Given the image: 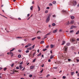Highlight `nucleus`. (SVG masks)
Wrapping results in <instances>:
<instances>
[{
	"label": "nucleus",
	"mask_w": 79,
	"mask_h": 79,
	"mask_svg": "<svg viewBox=\"0 0 79 79\" xmlns=\"http://www.w3.org/2000/svg\"><path fill=\"white\" fill-rule=\"evenodd\" d=\"M55 25H56V24H55V23H53L52 24V26H55Z\"/></svg>",
	"instance_id": "obj_29"
},
{
	"label": "nucleus",
	"mask_w": 79,
	"mask_h": 79,
	"mask_svg": "<svg viewBox=\"0 0 79 79\" xmlns=\"http://www.w3.org/2000/svg\"><path fill=\"white\" fill-rule=\"evenodd\" d=\"M70 45V43H68L67 44V46H69V45Z\"/></svg>",
	"instance_id": "obj_32"
},
{
	"label": "nucleus",
	"mask_w": 79,
	"mask_h": 79,
	"mask_svg": "<svg viewBox=\"0 0 79 79\" xmlns=\"http://www.w3.org/2000/svg\"><path fill=\"white\" fill-rule=\"evenodd\" d=\"M29 15H30V14H28L27 15V17H29Z\"/></svg>",
	"instance_id": "obj_56"
},
{
	"label": "nucleus",
	"mask_w": 79,
	"mask_h": 79,
	"mask_svg": "<svg viewBox=\"0 0 79 79\" xmlns=\"http://www.w3.org/2000/svg\"><path fill=\"white\" fill-rule=\"evenodd\" d=\"M44 41H41L40 42V44H44Z\"/></svg>",
	"instance_id": "obj_15"
},
{
	"label": "nucleus",
	"mask_w": 79,
	"mask_h": 79,
	"mask_svg": "<svg viewBox=\"0 0 79 79\" xmlns=\"http://www.w3.org/2000/svg\"><path fill=\"white\" fill-rule=\"evenodd\" d=\"M15 48H13L12 50L10 51V52H12V51H13V50H15Z\"/></svg>",
	"instance_id": "obj_17"
},
{
	"label": "nucleus",
	"mask_w": 79,
	"mask_h": 79,
	"mask_svg": "<svg viewBox=\"0 0 79 79\" xmlns=\"http://www.w3.org/2000/svg\"><path fill=\"white\" fill-rule=\"evenodd\" d=\"M34 68V66H31V67H30V68L31 69H33V68Z\"/></svg>",
	"instance_id": "obj_25"
},
{
	"label": "nucleus",
	"mask_w": 79,
	"mask_h": 79,
	"mask_svg": "<svg viewBox=\"0 0 79 79\" xmlns=\"http://www.w3.org/2000/svg\"><path fill=\"white\" fill-rule=\"evenodd\" d=\"M71 19H74V16H71Z\"/></svg>",
	"instance_id": "obj_16"
},
{
	"label": "nucleus",
	"mask_w": 79,
	"mask_h": 79,
	"mask_svg": "<svg viewBox=\"0 0 79 79\" xmlns=\"http://www.w3.org/2000/svg\"><path fill=\"white\" fill-rule=\"evenodd\" d=\"M53 58V56H52L50 57V59H52Z\"/></svg>",
	"instance_id": "obj_38"
},
{
	"label": "nucleus",
	"mask_w": 79,
	"mask_h": 79,
	"mask_svg": "<svg viewBox=\"0 0 79 79\" xmlns=\"http://www.w3.org/2000/svg\"><path fill=\"white\" fill-rule=\"evenodd\" d=\"M71 74L72 76H73V75L74 74V72H71Z\"/></svg>",
	"instance_id": "obj_26"
},
{
	"label": "nucleus",
	"mask_w": 79,
	"mask_h": 79,
	"mask_svg": "<svg viewBox=\"0 0 79 79\" xmlns=\"http://www.w3.org/2000/svg\"><path fill=\"white\" fill-rule=\"evenodd\" d=\"M35 52H34L33 53V56H34V55H35Z\"/></svg>",
	"instance_id": "obj_50"
},
{
	"label": "nucleus",
	"mask_w": 79,
	"mask_h": 79,
	"mask_svg": "<svg viewBox=\"0 0 79 79\" xmlns=\"http://www.w3.org/2000/svg\"><path fill=\"white\" fill-rule=\"evenodd\" d=\"M25 69V68H24L22 70V71H24Z\"/></svg>",
	"instance_id": "obj_58"
},
{
	"label": "nucleus",
	"mask_w": 79,
	"mask_h": 79,
	"mask_svg": "<svg viewBox=\"0 0 79 79\" xmlns=\"http://www.w3.org/2000/svg\"><path fill=\"white\" fill-rule=\"evenodd\" d=\"M50 61H51V60L50 59H48V62H50Z\"/></svg>",
	"instance_id": "obj_48"
},
{
	"label": "nucleus",
	"mask_w": 79,
	"mask_h": 79,
	"mask_svg": "<svg viewBox=\"0 0 79 79\" xmlns=\"http://www.w3.org/2000/svg\"><path fill=\"white\" fill-rule=\"evenodd\" d=\"M39 52H40L39 49H38V50H37V52L38 53H39Z\"/></svg>",
	"instance_id": "obj_61"
},
{
	"label": "nucleus",
	"mask_w": 79,
	"mask_h": 79,
	"mask_svg": "<svg viewBox=\"0 0 79 79\" xmlns=\"http://www.w3.org/2000/svg\"><path fill=\"white\" fill-rule=\"evenodd\" d=\"M35 47V44L33 46H32V48H34V47Z\"/></svg>",
	"instance_id": "obj_47"
},
{
	"label": "nucleus",
	"mask_w": 79,
	"mask_h": 79,
	"mask_svg": "<svg viewBox=\"0 0 79 79\" xmlns=\"http://www.w3.org/2000/svg\"><path fill=\"white\" fill-rule=\"evenodd\" d=\"M52 17H53V18H56V15H52Z\"/></svg>",
	"instance_id": "obj_37"
},
{
	"label": "nucleus",
	"mask_w": 79,
	"mask_h": 79,
	"mask_svg": "<svg viewBox=\"0 0 79 79\" xmlns=\"http://www.w3.org/2000/svg\"><path fill=\"white\" fill-rule=\"evenodd\" d=\"M18 57L19 58L20 57H21V55L20 54H19L18 55Z\"/></svg>",
	"instance_id": "obj_18"
},
{
	"label": "nucleus",
	"mask_w": 79,
	"mask_h": 79,
	"mask_svg": "<svg viewBox=\"0 0 79 79\" xmlns=\"http://www.w3.org/2000/svg\"><path fill=\"white\" fill-rule=\"evenodd\" d=\"M45 13H48V10H46L45 11Z\"/></svg>",
	"instance_id": "obj_51"
},
{
	"label": "nucleus",
	"mask_w": 79,
	"mask_h": 79,
	"mask_svg": "<svg viewBox=\"0 0 79 79\" xmlns=\"http://www.w3.org/2000/svg\"><path fill=\"white\" fill-rule=\"evenodd\" d=\"M50 34H51V33L50 32L49 33H48L47 34H46L45 36H47V35H50Z\"/></svg>",
	"instance_id": "obj_13"
},
{
	"label": "nucleus",
	"mask_w": 79,
	"mask_h": 79,
	"mask_svg": "<svg viewBox=\"0 0 79 79\" xmlns=\"http://www.w3.org/2000/svg\"><path fill=\"white\" fill-rule=\"evenodd\" d=\"M71 60L70 59H68V61H70Z\"/></svg>",
	"instance_id": "obj_57"
},
{
	"label": "nucleus",
	"mask_w": 79,
	"mask_h": 79,
	"mask_svg": "<svg viewBox=\"0 0 79 79\" xmlns=\"http://www.w3.org/2000/svg\"><path fill=\"white\" fill-rule=\"evenodd\" d=\"M63 79H65L66 78V77L64 76L63 77Z\"/></svg>",
	"instance_id": "obj_49"
},
{
	"label": "nucleus",
	"mask_w": 79,
	"mask_h": 79,
	"mask_svg": "<svg viewBox=\"0 0 79 79\" xmlns=\"http://www.w3.org/2000/svg\"><path fill=\"white\" fill-rule=\"evenodd\" d=\"M50 16H51V14H49L48 16V17L46 19V23H48V22L50 21Z\"/></svg>",
	"instance_id": "obj_1"
},
{
	"label": "nucleus",
	"mask_w": 79,
	"mask_h": 79,
	"mask_svg": "<svg viewBox=\"0 0 79 79\" xmlns=\"http://www.w3.org/2000/svg\"><path fill=\"white\" fill-rule=\"evenodd\" d=\"M70 33H73V32H74V31L71 30L70 31Z\"/></svg>",
	"instance_id": "obj_28"
},
{
	"label": "nucleus",
	"mask_w": 79,
	"mask_h": 79,
	"mask_svg": "<svg viewBox=\"0 0 79 79\" xmlns=\"http://www.w3.org/2000/svg\"><path fill=\"white\" fill-rule=\"evenodd\" d=\"M48 76H50V75L49 74H48L47 75V76H46L47 77H48Z\"/></svg>",
	"instance_id": "obj_53"
},
{
	"label": "nucleus",
	"mask_w": 79,
	"mask_h": 79,
	"mask_svg": "<svg viewBox=\"0 0 79 79\" xmlns=\"http://www.w3.org/2000/svg\"><path fill=\"white\" fill-rule=\"evenodd\" d=\"M65 42L64 41H62V44H61V45H63L64 44H65Z\"/></svg>",
	"instance_id": "obj_9"
},
{
	"label": "nucleus",
	"mask_w": 79,
	"mask_h": 79,
	"mask_svg": "<svg viewBox=\"0 0 79 79\" xmlns=\"http://www.w3.org/2000/svg\"><path fill=\"white\" fill-rule=\"evenodd\" d=\"M77 76L79 77V73H78L77 74Z\"/></svg>",
	"instance_id": "obj_64"
},
{
	"label": "nucleus",
	"mask_w": 79,
	"mask_h": 79,
	"mask_svg": "<svg viewBox=\"0 0 79 79\" xmlns=\"http://www.w3.org/2000/svg\"><path fill=\"white\" fill-rule=\"evenodd\" d=\"M4 71H6V68H5L3 69Z\"/></svg>",
	"instance_id": "obj_45"
},
{
	"label": "nucleus",
	"mask_w": 79,
	"mask_h": 79,
	"mask_svg": "<svg viewBox=\"0 0 79 79\" xmlns=\"http://www.w3.org/2000/svg\"><path fill=\"white\" fill-rule=\"evenodd\" d=\"M47 49L46 48V49H43V51H44V52H45V51H47Z\"/></svg>",
	"instance_id": "obj_31"
},
{
	"label": "nucleus",
	"mask_w": 79,
	"mask_h": 79,
	"mask_svg": "<svg viewBox=\"0 0 79 79\" xmlns=\"http://www.w3.org/2000/svg\"><path fill=\"white\" fill-rule=\"evenodd\" d=\"M20 64H23V62H22L20 63Z\"/></svg>",
	"instance_id": "obj_60"
},
{
	"label": "nucleus",
	"mask_w": 79,
	"mask_h": 79,
	"mask_svg": "<svg viewBox=\"0 0 79 79\" xmlns=\"http://www.w3.org/2000/svg\"><path fill=\"white\" fill-rule=\"evenodd\" d=\"M18 19L19 20H21V19L20 18H19Z\"/></svg>",
	"instance_id": "obj_62"
},
{
	"label": "nucleus",
	"mask_w": 79,
	"mask_h": 79,
	"mask_svg": "<svg viewBox=\"0 0 79 79\" xmlns=\"http://www.w3.org/2000/svg\"><path fill=\"white\" fill-rule=\"evenodd\" d=\"M36 60V58L33 59V60L32 61V62L33 63H34V62H35V61Z\"/></svg>",
	"instance_id": "obj_21"
},
{
	"label": "nucleus",
	"mask_w": 79,
	"mask_h": 79,
	"mask_svg": "<svg viewBox=\"0 0 79 79\" xmlns=\"http://www.w3.org/2000/svg\"><path fill=\"white\" fill-rule=\"evenodd\" d=\"M31 44H28V46H31Z\"/></svg>",
	"instance_id": "obj_46"
},
{
	"label": "nucleus",
	"mask_w": 79,
	"mask_h": 79,
	"mask_svg": "<svg viewBox=\"0 0 79 79\" xmlns=\"http://www.w3.org/2000/svg\"><path fill=\"white\" fill-rule=\"evenodd\" d=\"M69 24H70L69 21H67V22L65 23V26H69Z\"/></svg>",
	"instance_id": "obj_4"
},
{
	"label": "nucleus",
	"mask_w": 79,
	"mask_h": 79,
	"mask_svg": "<svg viewBox=\"0 0 79 79\" xmlns=\"http://www.w3.org/2000/svg\"><path fill=\"white\" fill-rule=\"evenodd\" d=\"M76 35L79 34V30H78V31L77 32H76Z\"/></svg>",
	"instance_id": "obj_14"
},
{
	"label": "nucleus",
	"mask_w": 79,
	"mask_h": 79,
	"mask_svg": "<svg viewBox=\"0 0 79 79\" xmlns=\"http://www.w3.org/2000/svg\"><path fill=\"white\" fill-rule=\"evenodd\" d=\"M29 47L28 46V45H26L25 46V48H27V47Z\"/></svg>",
	"instance_id": "obj_55"
},
{
	"label": "nucleus",
	"mask_w": 79,
	"mask_h": 79,
	"mask_svg": "<svg viewBox=\"0 0 79 79\" xmlns=\"http://www.w3.org/2000/svg\"><path fill=\"white\" fill-rule=\"evenodd\" d=\"M50 46L51 48H53V44H51Z\"/></svg>",
	"instance_id": "obj_22"
},
{
	"label": "nucleus",
	"mask_w": 79,
	"mask_h": 79,
	"mask_svg": "<svg viewBox=\"0 0 79 79\" xmlns=\"http://www.w3.org/2000/svg\"><path fill=\"white\" fill-rule=\"evenodd\" d=\"M70 41H71V42H73L75 41V40L73 39H70Z\"/></svg>",
	"instance_id": "obj_10"
},
{
	"label": "nucleus",
	"mask_w": 79,
	"mask_h": 79,
	"mask_svg": "<svg viewBox=\"0 0 79 79\" xmlns=\"http://www.w3.org/2000/svg\"><path fill=\"white\" fill-rule=\"evenodd\" d=\"M69 23L70 24H73L74 23V20H72Z\"/></svg>",
	"instance_id": "obj_6"
},
{
	"label": "nucleus",
	"mask_w": 79,
	"mask_h": 79,
	"mask_svg": "<svg viewBox=\"0 0 79 79\" xmlns=\"http://www.w3.org/2000/svg\"><path fill=\"white\" fill-rule=\"evenodd\" d=\"M77 27L76 26L74 25H72L71 26V27L70 28L71 29H73V28H76Z\"/></svg>",
	"instance_id": "obj_5"
},
{
	"label": "nucleus",
	"mask_w": 79,
	"mask_h": 79,
	"mask_svg": "<svg viewBox=\"0 0 79 79\" xmlns=\"http://www.w3.org/2000/svg\"><path fill=\"white\" fill-rule=\"evenodd\" d=\"M49 6H52V3H50L49 4Z\"/></svg>",
	"instance_id": "obj_41"
},
{
	"label": "nucleus",
	"mask_w": 79,
	"mask_h": 79,
	"mask_svg": "<svg viewBox=\"0 0 79 79\" xmlns=\"http://www.w3.org/2000/svg\"><path fill=\"white\" fill-rule=\"evenodd\" d=\"M53 69H57V67H53Z\"/></svg>",
	"instance_id": "obj_39"
},
{
	"label": "nucleus",
	"mask_w": 79,
	"mask_h": 79,
	"mask_svg": "<svg viewBox=\"0 0 79 79\" xmlns=\"http://www.w3.org/2000/svg\"><path fill=\"white\" fill-rule=\"evenodd\" d=\"M58 31V29H56L55 30H54L53 31V33H55V32H56Z\"/></svg>",
	"instance_id": "obj_7"
},
{
	"label": "nucleus",
	"mask_w": 79,
	"mask_h": 79,
	"mask_svg": "<svg viewBox=\"0 0 79 79\" xmlns=\"http://www.w3.org/2000/svg\"><path fill=\"white\" fill-rule=\"evenodd\" d=\"M14 64H15L13 63L11 65V67H13V66H14Z\"/></svg>",
	"instance_id": "obj_33"
},
{
	"label": "nucleus",
	"mask_w": 79,
	"mask_h": 79,
	"mask_svg": "<svg viewBox=\"0 0 79 79\" xmlns=\"http://www.w3.org/2000/svg\"><path fill=\"white\" fill-rule=\"evenodd\" d=\"M42 72H43V69H42V70L40 71V73H42Z\"/></svg>",
	"instance_id": "obj_54"
},
{
	"label": "nucleus",
	"mask_w": 79,
	"mask_h": 79,
	"mask_svg": "<svg viewBox=\"0 0 79 79\" xmlns=\"http://www.w3.org/2000/svg\"><path fill=\"white\" fill-rule=\"evenodd\" d=\"M36 38V37L33 38L31 39V40H35V39Z\"/></svg>",
	"instance_id": "obj_30"
},
{
	"label": "nucleus",
	"mask_w": 79,
	"mask_h": 79,
	"mask_svg": "<svg viewBox=\"0 0 79 79\" xmlns=\"http://www.w3.org/2000/svg\"><path fill=\"white\" fill-rule=\"evenodd\" d=\"M28 50H31V49H32V48L31 47L29 48H28Z\"/></svg>",
	"instance_id": "obj_35"
},
{
	"label": "nucleus",
	"mask_w": 79,
	"mask_h": 79,
	"mask_svg": "<svg viewBox=\"0 0 79 79\" xmlns=\"http://www.w3.org/2000/svg\"><path fill=\"white\" fill-rule=\"evenodd\" d=\"M56 2L55 1H54L52 2V3L53 4H56Z\"/></svg>",
	"instance_id": "obj_23"
},
{
	"label": "nucleus",
	"mask_w": 79,
	"mask_h": 79,
	"mask_svg": "<svg viewBox=\"0 0 79 79\" xmlns=\"http://www.w3.org/2000/svg\"><path fill=\"white\" fill-rule=\"evenodd\" d=\"M40 55H41V53H40V54H39L38 55V56H40Z\"/></svg>",
	"instance_id": "obj_36"
},
{
	"label": "nucleus",
	"mask_w": 79,
	"mask_h": 79,
	"mask_svg": "<svg viewBox=\"0 0 79 79\" xmlns=\"http://www.w3.org/2000/svg\"><path fill=\"white\" fill-rule=\"evenodd\" d=\"M16 38H18V39H22L23 37H21L20 36H18Z\"/></svg>",
	"instance_id": "obj_24"
},
{
	"label": "nucleus",
	"mask_w": 79,
	"mask_h": 79,
	"mask_svg": "<svg viewBox=\"0 0 79 79\" xmlns=\"http://www.w3.org/2000/svg\"><path fill=\"white\" fill-rule=\"evenodd\" d=\"M18 52H21V50H18Z\"/></svg>",
	"instance_id": "obj_59"
},
{
	"label": "nucleus",
	"mask_w": 79,
	"mask_h": 79,
	"mask_svg": "<svg viewBox=\"0 0 79 79\" xmlns=\"http://www.w3.org/2000/svg\"><path fill=\"white\" fill-rule=\"evenodd\" d=\"M37 39H40V36H38L37 37Z\"/></svg>",
	"instance_id": "obj_44"
},
{
	"label": "nucleus",
	"mask_w": 79,
	"mask_h": 79,
	"mask_svg": "<svg viewBox=\"0 0 79 79\" xmlns=\"http://www.w3.org/2000/svg\"><path fill=\"white\" fill-rule=\"evenodd\" d=\"M67 48H68L66 47V46H65V48H64V53H66L68 52V51H67Z\"/></svg>",
	"instance_id": "obj_2"
},
{
	"label": "nucleus",
	"mask_w": 79,
	"mask_h": 79,
	"mask_svg": "<svg viewBox=\"0 0 79 79\" xmlns=\"http://www.w3.org/2000/svg\"><path fill=\"white\" fill-rule=\"evenodd\" d=\"M33 8V6H31L30 7V9H31V11H32V10Z\"/></svg>",
	"instance_id": "obj_27"
},
{
	"label": "nucleus",
	"mask_w": 79,
	"mask_h": 79,
	"mask_svg": "<svg viewBox=\"0 0 79 79\" xmlns=\"http://www.w3.org/2000/svg\"><path fill=\"white\" fill-rule=\"evenodd\" d=\"M19 67L20 68V69H21V68H23V67L22 66V65H20L19 66Z\"/></svg>",
	"instance_id": "obj_19"
},
{
	"label": "nucleus",
	"mask_w": 79,
	"mask_h": 79,
	"mask_svg": "<svg viewBox=\"0 0 79 79\" xmlns=\"http://www.w3.org/2000/svg\"><path fill=\"white\" fill-rule=\"evenodd\" d=\"M77 41H79V38H77Z\"/></svg>",
	"instance_id": "obj_63"
},
{
	"label": "nucleus",
	"mask_w": 79,
	"mask_h": 79,
	"mask_svg": "<svg viewBox=\"0 0 79 79\" xmlns=\"http://www.w3.org/2000/svg\"><path fill=\"white\" fill-rule=\"evenodd\" d=\"M49 47V46L48 45L47 46L46 48H48Z\"/></svg>",
	"instance_id": "obj_43"
},
{
	"label": "nucleus",
	"mask_w": 79,
	"mask_h": 79,
	"mask_svg": "<svg viewBox=\"0 0 79 79\" xmlns=\"http://www.w3.org/2000/svg\"><path fill=\"white\" fill-rule=\"evenodd\" d=\"M3 17H4V18H6V19H7L8 18L5 16L4 15H2Z\"/></svg>",
	"instance_id": "obj_42"
},
{
	"label": "nucleus",
	"mask_w": 79,
	"mask_h": 79,
	"mask_svg": "<svg viewBox=\"0 0 79 79\" xmlns=\"http://www.w3.org/2000/svg\"><path fill=\"white\" fill-rule=\"evenodd\" d=\"M38 8L39 9L38 11H40V7L39 6H38Z\"/></svg>",
	"instance_id": "obj_20"
},
{
	"label": "nucleus",
	"mask_w": 79,
	"mask_h": 79,
	"mask_svg": "<svg viewBox=\"0 0 79 79\" xmlns=\"http://www.w3.org/2000/svg\"><path fill=\"white\" fill-rule=\"evenodd\" d=\"M72 3H73V6H75L77 5V2L76 1H73L72 2Z\"/></svg>",
	"instance_id": "obj_3"
},
{
	"label": "nucleus",
	"mask_w": 79,
	"mask_h": 79,
	"mask_svg": "<svg viewBox=\"0 0 79 79\" xmlns=\"http://www.w3.org/2000/svg\"><path fill=\"white\" fill-rule=\"evenodd\" d=\"M29 50H27L26 51V53H29Z\"/></svg>",
	"instance_id": "obj_34"
},
{
	"label": "nucleus",
	"mask_w": 79,
	"mask_h": 79,
	"mask_svg": "<svg viewBox=\"0 0 79 79\" xmlns=\"http://www.w3.org/2000/svg\"><path fill=\"white\" fill-rule=\"evenodd\" d=\"M29 77H32V75H29Z\"/></svg>",
	"instance_id": "obj_40"
},
{
	"label": "nucleus",
	"mask_w": 79,
	"mask_h": 79,
	"mask_svg": "<svg viewBox=\"0 0 79 79\" xmlns=\"http://www.w3.org/2000/svg\"><path fill=\"white\" fill-rule=\"evenodd\" d=\"M15 73H16V72L17 73V72L16 71V70L13 71L12 73H11V74H14L15 73Z\"/></svg>",
	"instance_id": "obj_11"
},
{
	"label": "nucleus",
	"mask_w": 79,
	"mask_h": 79,
	"mask_svg": "<svg viewBox=\"0 0 79 79\" xmlns=\"http://www.w3.org/2000/svg\"><path fill=\"white\" fill-rule=\"evenodd\" d=\"M62 13H67V12L66 10H62Z\"/></svg>",
	"instance_id": "obj_12"
},
{
	"label": "nucleus",
	"mask_w": 79,
	"mask_h": 79,
	"mask_svg": "<svg viewBox=\"0 0 79 79\" xmlns=\"http://www.w3.org/2000/svg\"><path fill=\"white\" fill-rule=\"evenodd\" d=\"M16 68L17 69H19V67H16Z\"/></svg>",
	"instance_id": "obj_52"
},
{
	"label": "nucleus",
	"mask_w": 79,
	"mask_h": 79,
	"mask_svg": "<svg viewBox=\"0 0 79 79\" xmlns=\"http://www.w3.org/2000/svg\"><path fill=\"white\" fill-rule=\"evenodd\" d=\"M9 54L11 56H13V53L11 52H10L9 53Z\"/></svg>",
	"instance_id": "obj_8"
}]
</instances>
